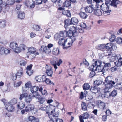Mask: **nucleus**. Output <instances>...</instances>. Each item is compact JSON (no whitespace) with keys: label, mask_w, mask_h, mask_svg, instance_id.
<instances>
[{"label":"nucleus","mask_w":122,"mask_h":122,"mask_svg":"<svg viewBox=\"0 0 122 122\" xmlns=\"http://www.w3.org/2000/svg\"><path fill=\"white\" fill-rule=\"evenodd\" d=\"M78 30L76 29V27L71 26L70 27L68 31H67V37L71 39V41L72 43L75 41L76 37L78 35V32H77Z\"/></svg>","instance_id":"obj_1"},{"label":"nucleus","mask_w":122,"mask_h":122,"mask_svg":"<svg viewBox=\"0 0 122 122\" xmlns=\"http://www.w3.org/2000/svg\"><path fill=\"white\" fill-rule=\"evenodd\" d=\"M58 113L56 112L53 114L52 113H51L48 115V116L50 119L53 121H54L55 120L56 122H61L60 119L58 118Z\"/></svg>","instance_id":"obj_2"},{"label":"nucleus","mask_w":122,"mask_h":122,"mask_svg":"<svg viewBox=\"0 0 122 122\" xmlns=\"http://www.w3.org/2000/svg\"><path fill=\"white\" fill-rule=\"evenodd\" d=\"M108 77V76H107L105 78L104 84L106 87L111 88L113 86V85L115 84V83L114 81L109 80Z\"/></svg>","instance_id":"obj_3"},{"label":"nucleus","mask_w":122,"mask_h":122,"mask_svg":"<svg viewBox=\"0 0 122 122\" xmlns=\"http://www.w3.org/2000/svg\"><path fill=\"white\" fill-rule=\"evenodd\" d=\"M67 39L61 38V42H63V43L61 45L62 46L63 48L64 49H66L70 47L72 43H71H71H67Z\"/></svg>","instance_id":"obj_4"},{"label":"nucleus","mask_w":122,"mask_h":122,"mask_svg":"<svg viewBox=\"0 0 122 122\" xmlns=\"http://www.w3.org/2000/svg\"><path fill=\"white\" fill-rule=\"evenodd\" d=\"M6 109L8 111L11 112H14L15 110V107L14 105L11 104L10 102L6 103L5 104Z\"/></svg>","instance_id":"obj_5"},{"label":"nucleus","mask_w":122,"mask_h":122,"mask_svg":"<svg viewBox=\"0 0 122 122\" xmlns=\"http://www.w3.org/2000/svg\"><path fill=\"white\" fill-rule=\"evenodd\" d=\"M39 51L40 53L42 52L46 54H49L51 51V50L50 49L48 48L46 46H41Z\"/></svg>","instance_id":"obj_6"},{"label":"nucleus","mask_w":122,"mask_h":122,"mask_svg":"<svg viewBox=\"0 0 122 122\" xmlns=\"http://www.w3.org/2000/svg\"><path fill=\"white\" fill-rule=\"evenodd\" d=\"M18 44L15 41H13L10 43L9 47L13 50L15 52L17 53V52H18Z\"/></svg>","instance_id":"obj_7"},{"label":"nucleus","mask_w":122,"mask_h":122,"mask_svg":"<svg viewBox=\"0 0 122 122\" xmlns=\"http://www.w3.org/2000/svg\"><path fill=\"white\" fill-rule=\"evenodd\" d=\"M46 108L47 109L46 113L48 115L51 113H53L55 111V107L52 105L47 106Z\"/></svg>","instance_id":"obj_8"},{"label":"nucleus","mask_w":122,"mask_h":122,"mask_svg":"<svg viewBox=\"0 0 122 122\" xmlns=\"http://www.w3.org/2000/svg\"><path fill=\"white\" fill-rule=\"evenodd\" d=\"M51 63L52 65L53 66L56 70L57 68V65L59 66L61 64V59H59L58 61L57 60H54L51 61Z\"/></svg>","instance_id":"obj_9"},{"label":"nucleus","mask_w":122,"mask_h":122,"mask_svg":"<svg viewBox=\"0 0 122 122\" xmlns=\"http://www.w3.org/2000/svg\"><path fill=\"white\" fill-rule=\"evenodd\" d=\"M89 116V115L87 112L83 113L82 116L80 115L79 117L80 122H84V119H88Z\"/></svg>","instance_id":"obj_10"},{"label":"nucleus","mask_w":122,"mask_h":122,"mask_svg":"<svg viewBox=\"0 0 122 122\" xmlns=\"http://www.w3.org/2000/svg\"><path fill=\"white\" fill-rule=\"evenodd\" d=\"M10 50L4 47H0V54L1 55L8 54L10 53Z\"/></svg>","instance_id":"obj_11"},{"label":"nucleus","mask_w":122,"mask_h":122,"mask_svg":"<svg viewBox=\"0 0 122 122\" xmlns=\"http://www.w3.org/2000/svg\"><path fill=\"white\" fill-rule=\"evenodd\" d=\"M43 82L47 84H49L52 86H54V84L53 82L51 81L50 80L49 78H47L46 76L43 75Z\"/></svg>","instance_id":"obj_12"},{"label":"nucleus","mask_w":122,"mask_h":122,"mask_svg":"<svg viewBox=\"0 0 122 122\" xmlns=\"http://www.w3.org/2000/svg\"><path fill=\"white\" fill-rule=\"evenodd\" d=\"M84 9L86 13H91L93 11L94 9L93 5H90L85 7Z\"/></svg>","instance_id":"obj_13"},{"label":"nucleus","mask_w":122,"mask_h":122,"mask_svg":"<svg viewBox=\"0 0 122 122\" xmlns=\"http://www.w3.org/2000/svg\"><path fill=\"white\" fill-rule=\"evenodd\" d=\"M28 51L29 53L32 54H34L35 56L39 54V53L37 52L36 49L34 47H31L29 48Z\"/></svg>","instance_id":"obj_14"},{"label":"nucleus","mask_w":122,"mask_h":122,"mask_svg":"<svg viewBox=\"0 0 122 122\" xmlns=\"http://www.w3.org/2000/svg\"><path fill=\"white\" fill-rule=\"evenodd\" d=\"M46 73L47 76L51 77L52 76L53 73V71L51 67L50 66H48L47 69H46Z\"/></svg>","instance_id":"obj_15"},{"label":"nucleus","mask_w":122,"mask_h":122,"mask_svg":"<svg viewBox=\"0 0 122 122\" xmlns=\"http://www.w3.org/2000/svg\"><path fill=\"white\" fill-rule=\"evenodd\" d=\"M109 3L108 1H106L105 4H102L100 6L101 9L103 11L109 9V7L108 4Z\"/></svg>","instance_id":"obj_16"},{"label":"nucleus","mask_w":122,"mask_h":122,"mask_svg":"<svg viewBox=\"0 0 122 122\" xmlns=\"http://www.w3.org/2000/svg\"><path fill=\"white\" fill-rule=\"evenodd\" d=\"M64 22L65 24L64 27L66 29L68 28L69 26L72 25L71 19L69 18L65 20Z\"/></svg>","instance_id":"obj_17"},{"label":"nucleus","mask_w":122,"mask_h":122,"mask_svg":"<svg viewBox=\"0 0 122 122\" xmlns=\"http://www.w3.org/2000/svg\"><path fill=\"white\" fill-rule=\"evenodd\" d=\"M61 32V31L60 32V33H56L55 35L54 36L55 40H59L58 43L59 45H61V39L60 38L61 37V34L60 33Z\"/></svg>","instance_id":"obj_18"},{"label":"nucleus","mask_w":122,"mask_h":122,"mask_svg":"<svg viewBox=\"0 0 122 122\" xmlns=\"http://www.w3.org/2000/svg\"><path fill=\"white\" fill-rule=\"evenodd\" d=\"M97 105L99 107L103 110L105 108L106 106L105 103L101 100L98 101Z\"/></svg>","instance_id":"obj_19"},{"label":"nucleus","mask_w":122,"mask_h":122,"mask_svg":"<svg viewBox=\"0 0 122 122\" xmlns=\"http://www.w3.org/2000/svg\"><path fill=\"white\" fill-rule=\"evenodd\" d=\"M25 108L26 111L27 112L31 111L32 112L34 109V106L32 104H29Z\"/></svg>","instance_id":"obj_20"},{"label":"nucleus","mask_w":122,"mask_h":122,"mask_svg":"<svg viewBox=\"0 0 122 122\" xmlns=\"http://www.w3.org/2000/svg\"><path fill=\"white\" fill-rule=\"evenodd\" d=\"M28 119L31 122H39L38 118L34 117L33 116H29L28 117Z\"/></svg>","instance_id":"obj_21"},{"label":"nucleus","mask_w":122,"mask_h":122,"mask_svg":"<svg viewBox=\"0 0 122 122\" xmlns=\"http://www.w3.org/2000/svg\"><path fill=\"white\" fill-rule=\"evenodd\" d=\"M100 91V89L97 88L96 86L92 87L90 89V91L91 92L95 94L98 92Z\"/></svg>","instance_id":"obj_22"},{"label":"nucleus","mask_w":122,"mask_h":122,"mask_svg":"<svg viewBox=\"0 0 122 122\" xmlns=\"http://www.w3.org/2000/svg\"><path fill=\"white\" fill-rule=\"evenodd\" d=\"M78 15L80 18L82 19H86L88 16L87 15L85 12L81 11L78 13Z\"/></svg>","instance_id":"obj_23"},{"label":"nucleus","mask_w":122,"mask_h":122,"mask_svg":"<svg viewBox=\"0 0 122 122\" xmlns=\"http://www.w3.org/2000/svg\"><path fill=\"white\" fill-rule=\"evenodd\" d=\"M63 8L61 7V10H62V14L68 17H70L71 14L70 11L67 10H63Z\"/></svg>","instance_id":"obj_24"},{"label":"nucleus","mask_w":122,"mask_h":122,"mask_svg":"<svg viewBox=\"0 0 122 122\" xmlns=\"http://www.w3.org/2000/svg\"><path fill=\"white\" fill-rule=\"evenodd\" d=\"M26 46L24 44H21L19 47H18L17 48L18 52H17V53H19L21 52V50H24L25 49V48Z\"/></svg>","instance_id":"obj_25"},{"label":"nucleus","mask_w":122,"mask_h":122,"mask_svg":"<svg viewBox=\"0 0 122 122\" xmlns=\"http://www.w3.org/2000/svg\"><path fill=\"white\" fill-rule=\"evenodd\" d=\"M93 13L94 15L97 16H100L102 14V13L101 9H94Z\"/></svg>","instance_id":"obj_26"},{"label":"nucleus","mask_w":122,"mask_h":122,"mask_svg":"<svg viewBox=\"0 0 122 122\" xmlns=\"http://www.w3.org/2000/svg\"><path fill=\"white\" fill-rule=\"evenodd\" d=\"M117 59H118L117 62H115L114 63L116 66L118 67L122 65V58L120 57L119 58V59H118V58Z\"/></svg>","instance_id":"obj_27"},{"label":"nucleus","mask_w":122,"mask_h":122,"mask_svg":"<svg viewBox=\"0 0 122 122\" xmlns=\"http://www.w3.org/2000/svg\"><path fill=\"white\" fill-rule=\"evenodd\" d=\"M72 25H76L78 23V19L76 17H72L71 19Z\"/></svg>","instance_id":"obj_28"},{"label":"nucleus","mask_w":122,"mask_h":122,"mask_svg":"<svg viewBox=\"0 0 122 122\" xmlns=\"http://www.w3.org/2000/svg\"><path fill=\"white\" fill-rule=\"evenodd\" d=\"M31 96L30 94L28 96L27 95L25 98V101L27 103H30L32 100V97Z\"/></svg>","instance_id":"obj_29"},{"label":"nucleus","mask_w":122,"mask_h":122,"mask_svg":"<svg viewBox=\"0 0 122 122\" xmlns=\"http://www.w3.org/2000/svg\"><path fill=\"white\" fill-rule=\"evenodd\" d=\"M23 72L22 68L21 70L18 71L16 74L17 78L19 79L23 75Z\"/></svg>","instance_id":"obj_30"},{"label":"nucleus","mask_w":122,"mask_h":122,"mask_svg":"<svg viewBox=\"0 0 122 122\" xmlns=\"http://www.w3.org/2000/svg\"><path fill=\"white\" fill-rule=\"evenodd\" d=\"M87 92V91H84V92H81L79 94V99H83L84 98L86 97V95Z\"/></svg>","instance_id":"obj_31"},{"label":"nucleus","mask_w":122,"mask_h":122,"mask_svg":"<svg viewBox=\"0 0 122 122\" xmlns=\"http://www.w3.org/2000/svg\"><path fill=\"white\" fill-rule=\"evenodd\" d=\"M81 106L82 110L83 111H86L87 108L86 104L85 102L82 101L81 104Z\"/></svg>","instance_id":"obj_32"},{"label":"nucleus","mask_w":122,"mask_h":122,"mask_svg":"<svg viewBox=\"0 0 122 122\" xmlns=\"http://www.w3.org/2000/svg\"><path fill=\"white\" fill-rule=\"evenodd\" d=\"M105 49L109 50V51H111L112 49V45L111 43H108L105 45Z\"/></svg>","instance_id":"obj_33"},{"label":"nucleus","mask_w":122,"mask_h":122,"mask_svg":"<svg viewBox=\"0 0 122 122\" xmlns=\"http://www.w3.org/2000/svg\"><path fill=\"white\" fill-rule=\"evenodd\" d=\"M25 106V103L22 102H19L17 105L18 108L20 109H23L24 107Z\"/></svg>","instance_id":"obj_34"},{"label":"nucleus","mask_w":122,"mask_h":122,"mask_svg":"<svg viewBox=\"0 0 122 122\" xmlns=\"http://www.w3.org/2000/svg\"><path fill=\"white\" fill-rule=\"evenodd\" d=\"M52 52L55 55H58L59 54V50L58 48H54L52 50Z\"/></svg>","instance_id":"obj_35"},{"label":"nucleus","mask_w":122,"mask_h":122,"mask_svg":"<svg viewBox=\"0 0 122 122\" xmlns=\"http://www.w3.org/2000/svg\"><path fill=\"white\" fill-rule=\"evenodd\" d=\"M6 21L5 20H1L0 21V27L4 28L6 26Z\"/></svg>","instance_id":"obj_36"},{"label":"nucleus","mask_w":122,"mask_h":122,"mask_svg":"<svg viewBox=\"0 0 122 122\" xmlns=\"http://www.w3.org/2000/svg\"><path fill=\"white\" fill-rule=\"evenodd\" d=\"M39 89V87L36 86H33L31 87L30 88V91L32 93L37 92Z\"/></svg>","instance_id":"obj_37"},{"label":"nucleus","mask_w":122,"mask_h":122,"mask_svg":"<svg viewBox=\"0 0 122 122\" xmlns=\"http://www.w3.org/2000/svg\"><path fill=\"white\" fill-rule=\"evenodd\" d=\"M38 101L40 104H43L45 101V99L43 97H38Z\"/></svg>","instance_id":"obj_38"},{"label":"nucleus","mask_w":122,"mask_h":122,"mask_svg":"<svg viewBox=\"0 0 122 122\" xmlns=\"http://www.w3.org/2000/svg\"><path fill=\"white\" fill-rule=\"evenodd\" d=\"M25 16V14L24 12H19L18 15V17L21 19H23Z\"/></svg>","instance_id":"obj_39"},{"label":"nucleus","mask_w":122,"mask_h":122,"mask_svg":"<svg viewBox=\"0 0 122 122\" xmlns=\"http://www.w3.org/2000/svg\"><path fill=\"white\" fill-rule=\"evenodd\" d=\"M90 87V86L87 83H84L83 85V88L84 90L89 89Z\"/></svg>","instance_id":"obj_40"},{"label":"nucleus","mask_w":122,"mask_h":122,"mask_svg":"<svg viewBox=\"0 0 122 122\" xmlns=\"http://www.w3.org/2000/svg\"><path fill=\"white\" fill-rule=\"evenodd\" d=\"M71 4L70 1L66 0L63 3V7H69L71 5Z\"/></svg>","instance_id":"obj_41"},{"label":"nucleus","mask_w":122,"mask_h":122,"mask_svg":"<svg viewBox=\"0 0 122 122\" xmlns=\"http://www.w3.org/2000/svg\"><path fill=\"white\" fill-rule=\"evenodd\" d=\"M36 80L38 82H43V75L42 76H36Z\"/></svg>","instance_id":"obj_42"},{"label":"nucleus","mask_w":122,"mask_h":122,"mask_svg":"<svg viewBox=\"0 0 122 122\" xmlns=\"http://www.w3.org/2000/svg\"><path fill=\"white\" fill-rule=\"evenodd\" d=\"M104 69V66L102 65H100L97 66V71L98 72H103Z\"/></svg>","instance_id":"obj_43"},{"label":"nucleus","mask_w":122,"mask_h":122,"mask_svg":"<svg viewBox=\"0 0 122 122\" xmlns=\"http://www.w3.org/2000/svg\"><path fill=\"white\" fill-rule=\"evenodd\" d=\"M103 11L104 15L107 16L110 15V13L111 12V10H109V9L107 10H105Z\"/></svg>","instance_id":"obj_44"},{"label":"nucleus","mask_w":122,"mask_h":122,"mask_svg":"<svg viewBox=\"0 0 122 122\" xmlns=\"http://www.w3.org/2000/svg\"><path fill=\"white\" fill-rule=\"evenodd\" d=\"M90 70L93 71H97V67L94 65L93 64L90 67Z\"/></svg>","instance_id":"obj_45"},{"label":"nucleus","mask_w":122,"mask_h":122,"mask_svg":"<svg viewBox=\"0 0 122 122\" xmlns=\"http://www.w3.org/2000/svg\"><path fill=\"white\" fill-rule=\"evenodd\" d=\"M116 36L115 35L113 34H112L109 38V41L111 42H113L115 40Z\"/></svg>","instance_id":"obj_46"},{"label":"nucleus","mask_w":122,"mask_h":122,"mask_svg":"<svg viewBox=\"0 0 122 122\" xmlns=\"http://www.w3.org/2000/svg\"><path fill=\"white\" fill-rule=\"evenodd\" d=\"M20 65L22 66H25L27 64V62L24 60H21L20 62Z\"/></svg>","instance_id":"obj_47"},{"label":"nucleus","mask_w":122,"mask_h":122,"mask_svg":"<svg viewBox=\"0 0 122 122\" xmlns=\"http://www.w3.org/2000/svg\"><path fill=\"white\" fill-rule=\"evenodd\" d=\"M17 103V99L16 98H14L11 100L10 103L11 104H12L14 105Z\"/></svg>","instance_id":"obj_48"},{"label":"nucleus","mask_w":122,"mask_h":122,"mask_svg":"<svg viewBox=\"0 0 122 122\" xmlns=\"http://www.w3.org/2000/svg\"><path fill=\"white\" fill-rule=\"evenodd\" d=\"M30 95H31L32 97H37V96H39V95L38 93L37 92H34L30 94Z\"/></svg>","instance_id":"obj_49"},{"label":"nucleus","mask_w":122,"mask_h":122,"mask_svg":"<svg viewBox=\"0 0 122 122\" xmlns=\"http://www.w3.org/2000/svg\"><path fill=\"white\" fill-rule=\"evenodd\" d=\"M61 34H62V36L61 35V37H63V38H65L66 37H68L67 36V31L65 30L64 31H61Z\"/></svg>","instance_id":"obj_50"},{"label":"nucleus","mask_w":122,"mask_h":122,"mask_svg":"<svg viewBox=\"0 0 122 122\" xmlns=\"http://www.w3.org/2000/svg\"><path fill=\"white\" fill-rule=\"evenodd\" d=\"M94 65L97 66H98L101 65V61L97 60L96 61L93 63Z\"/></svg>","instance_id":"obj_51"},{"label":"nucleus","mask_w":122,"mask_h":122,"mask_svg":"<svg viewBox=\"0 0 122 122\" xmlns=\"http://www.w3.org/2000/svg\"><path fill=\"white\" fill-rule=\"evenodd\" d=\"M117 90H114L112 92L110 93L111 97H115L117 95Z\"/></svg>","instance_id":"obj_52"},{"label":"nucleus","mask_w":122,"mask_h":122,"mask_svg":"<svg viewBox=\"0 0 122 122\" xmlns=\"http://www.w3.org/2000/svg\"><path fill=\"white\" fill-rule=\"evenodd\" d=\"M27 95V94L26 93L21 94L20 95L19 99L20 100H22L24 97H25Z\"/></svg>","instance_id":"obj_53"},{"label":"nucleus","mask_w":122,"mask_h":122,"mask_svg":"<svg viewBox=\"0 0 122 122\" xmlns=\"http://www.w3.org/2000/svg\"><path fill=\"white\" fill-rule=\"evenodd\" d=\"M33 28L34 30L36 31H39L41 30V29L40 26L36 25H33Z\"/></svg>","instance_id":"obj_54"},{"label":"nucleus","mask_w":122,"mask_h":122,"mask_svg":"<svg viewBox=\"0 0 122 122\" xmlns=\"http://www.w3.org/2000/svg\"><path fill=\"white\" fill-rule=\"evenodd\" d=\"M14 3L15 2L12 0H8L6 2V3L10 6L13 5Z\"/></svg>","instance_id":"obj_55"},{"label":"nucleus","mask_w":122,"mask_h":122,"mask_svg":"<svg viewBox=\"0 0 122 122\" xmlns=\"http://www.w3.org/2000/svg\"><path fill=\"white\" fill-rule=\"evenodd\" d=\"M99 48L100 50L103 51L105 49V44L100 45L99 46Z\"/></svg>","instance_id":"obj_56"},{"label":"nucleus","mask_w":122,"mask_h":122,"mask_svg":"<svg viewBox=\"0 0 122 122\" xmlns=\"http://www.w3.org/2000/svg\"><path fill=\"white\" fill-rule=\"evenodd\" d=\"M33 73V70H27L26 71L27 73L29 76H30L32 75Z\"/></svg>","instance_id":"obj_57"},{"label":"nucleus","mask_w":122,"mask_h":122,"mask_svg":"<svg viewBox=\"0 0 122 122\" xmlns=\"http://www.w3.org/2000/svg\"><path fill=\"white\" fill-rule=\"evenodd\" d=\"M116 41L117 43L118 44L122 43V38L120 37H118L117 38Z\"/></svg>","instance_id":"obj_58"},{"label":"nucleus","mask_w":122,"mask_h":122,"mask_svg":"<svg viewBox=\"0 0 122 122\" xmlns=\"http://www.w3.org/2000/svg\"><path fill=\"white\" fill-rule=\"evenodd\" d=\"M31 2L30 1L26 0L25 2V5L27 7L29 6L31 4Z\"/></svg>","instance_id":"obj_59"},{"label":"nucleus","mask_w":122,"mask_h":122,"mask_svg":"<svg viewBox=\"0 0 122 122\" xmlns=\"http://www.w3.org/2000/svg\"><path fill=\"white\" fill-rule=\"evenodd\" d=\"M17 78L16 74H13L11 76V79L13 81L16 80Z\"/></svg>","instance_id":"obj_60"},{"label":"nucleus","mask_w":122,"mask_h":122,"mask_svg":"<svg viewBox=\"0 0 122 122\" xmlns=\"http://www.w3.org/2000/svg\"><path fill=\"white\" fill-rule=\"evenodd\" d=\"M43 2V0H36L35 1V4L36 5H39L42 3Z\"/></svg>","instance_id":"obj_61"},{"label":"nucleus","mask_w":122,"mask_h":122,"mask_svg":"<svg viewBox=\"0 0 122 122\" xmlns=\"http://www.w3.org/2000/svg\"><path fill=\"white\" fill-rule=\"evenodd\" d=\"M22 5L20 4H18L16 5V10H17L19 11Z\"/></svg>","instance_id":"obj_62"},{"label":"nucleus","mask_w":122,"mask_h":122,"mask_svg":"<svg viewBox=\"0 0 122 122\" xmlns=\"http://www.w3.org/2000/svg\"><path fill=\"white\" fill-rule=\"evenodd\" d=\"M10 7V5H9L7 3H6L4 7L5 11H7L9 9Z\"/></svg>","instance_id":"obj_63"},{"label":"nucleus","mask_w":122,"mask_h":122,"mask_svg":"<svg viewBox=\"0 0 122 122\" xmlns=\"http://www.w3.org/2000/svg\"><path fill=\"white\" fill-rule=\"evenodd\" d=\"M104 95H105V97H106L108 98L111 97L110 91L106 92V93H104Z\"/></svg>","instance_id":"obj_64"}]
</instances>
